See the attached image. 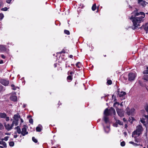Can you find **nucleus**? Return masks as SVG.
<instances>
[{"mask_svg":"<svg viewBox=\"0 0 148 148\" xmlns=\"http://www.w3.org/2000/svg\"><path fill=\"white\" fill-rule=\"evenodd\" d=\"M29 122L30 123L32 124L33 123V120L32 119H30L29 120Z\"/></svg>","mask_w":148,"mask_h":148,"instance_id":"nucleus-41","label":"nucleus"},{"mask_svg":"<svg viewBox=\"0 0 148 148\" xmlns=\"http://www.w3.org/2000/svg\"><path fill=\"white\" fill-rule=\"evenodd\" d=\"M21 123H23V120L22 119H21Z\"/></svg>","mask_w":148,"mask_h":148,"instance_id":"nucleus-58","label":"nucleus"},{"mask_svg":"<svg viewBox=\"0 0 148 148\" xmlns=\"http://www.w3.org/2000/svg\"><path fill=\"white\" fill-rule=\"evenodd\" d=\"M68 73H69L70 75H72L74 73L73 72L71 71V72H68Z\"/></svg>","mask_w":148,"mask_h":148,"instance_id":"nucleus-47","label":"nucleus"},{"mask_svg":"<svg viewBox=\"0 0 148 148\" xmlns=\"http://www.w3.org/2000/svg\"><path fill=\"white\" fill-rule=\"evenodd\" d=\"M0 82L2 84L5 86H7L9 84V81L5 79H1Z\"/></svg>","mask_w":148,"mask_h":148,"instance_id":"nucleus-10","label":"nucleus"},{"mask_svg":"<svg viewBox=\"0 0 148 148\" xmlns=\"http://www.w3.org/2000/svg\"><path fill=\"white\" fill-rule=\"evenodd\" d=\"M42 129V127L40 125H39L36 128V130L38 132H40Z\"/></svg>","mask_w":148,"mask_h":148,"instance_id":"nucleus-16","label":"nucleus"},{"mask_svg":"<svg viewBox=\"0 0 148 148\" xmlns=\"http://www.w3.org/2000/svg\"><path fill=\"white\" fill-rule=\"evenodd\" d=\"M145 29L146 31H148V26L146 28H145Z\"/></svg>","mask_w":148,"mask_h":148,"instance_id":"nucleus-53","label":"nucleus"},{"mask_svg":"<svg viewBox=\"0 0 148 148\" xmlns=\"http://www.w3.org/2000/svg\"><path fill=\"white\" fill-rule=\"evenodd\" d=\"M147 119H146V118H142L140 119V121L146 127L147 125L146 121H147Z\"/></svg>","mask_w":148,"mask_h":148,"instance_id":"nucleus-12","label":"nucleus"},{"mask_svg":"<svg viewBox=\"0 0 148 148\" xmlns=\"http://www.w3.org/2000/svg\"><path fill=\"white\" fill-rule=\"evenodd\" d=\"M14 143L13 141H11L9 142V145L11 147H13L14 145Z\"/></svg>","mask_w":148,"mask_h":148,"instance_id":"nucleus-28","label":"nucleus"},{"mask_svg":"<svg viewBox=\"0 0 148 148\" xmlns=\"http://www.w3.org/2000/svg\"><path fill=\"white\" fill-rule=\"evenodd\" d=\"M26 104H23V108H25L26 107Z\"/></svg>","mask_w":148,"mask_h":148,"instance_id":"nucleus-52","label":"nucleus"},{"mask_svg":"<svg viewBox=\"0 0 148 148\" xmlns=\"http://www.w3.org/2000/svg\"><path fill=\"white\" fill-rule=\"evenodd\" d=\"M143 128L140 124L136 126V130L133 132L132 133V136L136 138L137 136H139L143 131Z\"/></svg>","mask_w":148,"mask_h":148,"instance_id":"nucleus-2","label":"nucleus"},{"mask_svg":"<svg viewBox=\"0 0 148 148\" xmlns=\"http://www.w3.org/2000/svg\"><path fill=\"white\" fill-rule=\"evenodd\" d=\"M107 116H106V115H105L103 117L104 121L105 122V123H108L109 122L108 119L107 117Z\"/></svg>","mask_w":148,"mask_h":148,"instance_id":"nucleus-17","label":"nucleus"},{"mask_svg":"<svg viewBox=\"0 0 148 148\" xmlns=\"http://www.w3.org/2000/svg\"><path fill=\"white\" fill-rule=\"evenodd\" d=\"M118 115L122 117L124 116V112L123 109H117L116 110Z\"/></svg>","mask_w":148,"mask_h":148,"instance_id":"nucleus-7","label":"nucleus"},{"mask_svg":"<svg viewBox=\"0 0 148 148\" xmlns=\"http://www.w3.org/2000/svg\"><path fill=\"white\" fill-rule=\"evenodd\" d=\"M129 143L133 144L134 146H136L139 145L135 143L134 142L132 141L130 142Z\"/></svg>","mask_w":148,"mask_h":148,"instance_id":"nucleus-29","label":"nucleus"},{"mask_svg":"<svg viewBox=\"0 0 148 148\" xmlns=\"http://www.w3.org/2000/svg\"><path fill=\"white\" fill-rule=\"evenodd\" d=\"M10 99L14 101H17V97L15 95L12 96L10 97Z\"/></svg>","mask_w":148,"mask_h":148,"instance_id":"nucleus-15","label":"nucleus"},{"mask_svg":"<svg viewBox=\"0 0 148 148\" xmlns=\"http://www.w3.org/2000/svg\"><path fill=\"white\" fill-rule=\"evenodd\" d=\"M64 33L67 34V35H69L70 34V32H69L67 30H64Z\"/></svg>","mask_w":148,"mask_h":148,"instance_id":"nucleus-32","label":"nucleus"},{"mask_svg":"<svg viewBox=\"0 0 148 148\" xmlns=\"http://www.w3.org/2000/svg\"><path fill=\"white\" fill-rule=\"evenodd\" d=\"M126 93L125 92L123 91H121L120 92H119L118 95L120 97H123L125 95Z\"/></svg>","mask_w":148,"mask_h":148,"instance_id":"nucleus-13","label":"nucleus"},{"mask_svg":"<svg viewBox=\"0 0 148 148\" xmlns=\"http://www.w3.org/2000/svg\"><path fill=\"white\" fill-rule=\"evenodd\" d=\"M1 144H0V145H2L3 146L5 147H7V145L6 143L4 141H3L2 140H1Z\"/></svg>","mask_w":148,"mask_h":148,"instance_id":"nucleus-23","label":"nucleus"},{"mask_svg":"<svg viewBox=\"0 0 148 148\" xmlns=\"http://www.w3.org/2000/svg\"><path fill=\"white\" fill-rule=\"evenodd\" d=\"M145 117V118L146 119H147V120L148 119V116L147 115H145L144 116Z\"/></svg>","mask_w":148,"mask_h":148,"instance_id":"nucleus-50","label":"nucleus"},{"mask_svg":"<svg viewBox=\"0 0 148 148\" xmlns=\"http://www.w3.org/2000/svg\"><path fill=\"white\" fill-rule=\"evenodd\" d=\"M126 110L127 114L128 115H133L134 113L135 109L133 108L130 109L129 108L127 107L126 108Z\"/></svg>","mask_w":148,"mask_h":148,"instance_id":"nucleus-5","label":"nucleus"},{"mask_svg":"<svg viewBox=\"0 0 148 148\" xmlns=\"http://www.w3.org/2000/svg\"><path fill=\"white\" fill-rule=\"evenodd\" d=\"M1 57L3 59H5V56L3 54L1 55Z\"/></svg>","mask_w":148,"mask_h":148,"instance_id":"nucleus-46","label":"nucleus"},{"mask_svg":"<svg viewBox=\"0 0 148 148\" xmlns=\"http://www.w3.org/2000/svg\"><path fill=\"white\" fill-rule=\"evenodd\" d=\"M11 0H6V1L7 3H10Z\"/></svg>","mask_w":148,"mask_h":148,"instance_id":"nucleus-44","label":"nucleus"},{"mask_svg":"<svg viewBox=\"0 0 148 148\" xmlns=\"http://www.w3.org/2000/svg\"><path fill=\"white\" fill-rule=\"evenodd\" d=\"M67 79L69 80H72V76L71 75H69L68 76Z\"/></svg>","mask_w":148,"mask_h":148,"instance_id":"nucleus-37","label":"nucleus"},{"mask_svg":"<svg viewBox=\"0 0 148 148\" xmlns=\"http://www.w3.org/2000/svg\"><path fill=\"white\" fill-rule=\"evenodd\" d=\"M9 137L8 136H5L4 138L1 139V140L2 141L5 140V141H7L8 140Z\"/></svg>","mask_w":148,"mask_h":148,"instance_id":"nucleus-25","label":"nucleus"},{"mask_svg":"<svg viewBox=\"0 0 148 148\" xmlns=\"http://www.w3.org/2000/svg\"><path fill=\"white\" fill-rule=\"evenodd\" d=\"M8 10V8L7 7H5L4 8H3L1 9V10L3 11H6Z\"/></svg>","mask_w":148,"mask_h":148,"instance_id":"nucleus-39","label":"nucleus"},{"mask_svg":"<svg viewBox=\"0 0 148 148\" xmlns=\"http://www.w3.org/2000/svg\"><path fill=\"white\" fill-rule=\"evenodd\" d=\"M138 10L136 9L132 13V16L130 18L133 23V25L132 26L133 29H135L139 28L140 24L143 21V19L145 17V14L142 12H137Z\"/></svg>","mask_w":148,"mask_h":148,"instance_id":"nucleus-1","label":"nucleus"},{"mask_svg":"<svg viewBox=\"0 0 148 148\" xmlns=\"http://www.w3.org/2000/svg\"><path fill=\"white\" fill-rule=\"evenodd\" d=\"M123 119L124 121L125 122L126 121V119L125 118H123Z\"/></svg>","mask_w":148,"mask_h":148,"instance_id":"nucleus-59","label":"nucleus"},{"mask_svg":"<svg viewBox=\"0 0 148 148\" xmlns=\"http://www.w3.org/2000/svg\"><path fill=\"white\" fill-rule=\"evenodd\" d=\"M76 66L78 68H80L81 66V64L80 62H77L76 64Z\"/></svg>","mask_w":148,"mask_h":148,"instance_id":"nucleus-26","label":"nucleus"},{"mask_svg":"<svg viewBox=\"0 0 148 148\" xmlns=\"http://www.w3.org/2000/svg\"><path fill=\"white\" fill-rule=\"evenodd\" d=\"M4 128L3 125L0 123V130H2Z\"/></svg>","mask_w":148,"mask_h":148,"instance_id":"nucleus-38","label":"nucleus"},{"mask_svg":"<svg viewBox=\"0 0 148 148\" xmlns=\"http://www.w3.org/2000/svg\"><path fill=\"white\" fill-rule=\"evenodd\" d=\"M135 141L136 142H138V141H137V140L136 139L135 140Z\"/></svg>","mask_w":148,"mask_h":148,"instance_id":"nucleus-63","label":"nucleus"},{"mask_svg":"<svg viewBox=\"0 0 148 148\" xmlns=\"http://www.w3.org/2000/svg\"><path fill=\"white\" fill-rule=\"evenodd\" d=\"M32 140L35 143H36L38 142L37 140L34 137H32Z\"/></svg>","mask_w":148,"mask_h":148,"instance_id":"nucleus-31","label":"nucleus"},{"mask_svg":"<svg viewBox=\"0 0 148 148\" xmlns=\"http://www.w3.org/2000/svg\"><path fill=\"white\" fill-rule=\"evenodd\" d=\"M5 134L8 135H10V133H5Z\"/></svg>","mask_w":148,"mask_h":148,"instance_id":"nucleus-51","label":"nucleus"},{"mask_svg":"<svg viewBox=\"0 0 148 148\" xmlns=\"http://www.w3.org/2000/svg\"><path fill=\"white\" fill-rule=\"evenodd\" d=\"M120 106H123L122 102V103L120 104Z\"/></svg>","mask_w":148,"mask_h":148,"instance_id":"nucleus-61","label":"nucleus"},{"mask_svg":"<svg viewBox=\"0 0 148 148\" xmlns=\"http://www.w3.org/2000/svg\"><path fill=\"white\" fill-rule=\"evenodd\" d=\"M138 2L140 5H141L143 7L145 6L146 5L145 2L142 0H138Z\"/></svg>","mask_w":148,"mask_h":148,"instance_id":"nucleus-14","label":"nucleus"},{"mask_svg":"<svg viewBox=\"0 0 148 148\" xmlns=\"http://www.w3.org/2000/svg\"><path fill=\"white\" fill-rule=\"evenodd\" d=\"M113 126L114 127H116L118 126L117 124H116V123H114L113 124Z\"/></svg>","mask_w":148,"mask_h":148,"instance_id":"nucleus-48","label":"nucleus"},{"mask_svg":"<svg viewBox=\"0 0 148 148\" xmlns=\"http://www.w3.org/2000/svg\"><path fill=\"white\" fill-rule=\"evenodd\" d=\"M4 17L3 14L2 13H0V20H2Z\"/></svg>","mask_w":148,"mask_h":148,"instance_id":"nucleus-33","label":"nucleus"},{"mask_svg":"<svg viewBox=\"0 0 148 148\" xmlns=\"http://www.w3.org/2000/svg\"><path fill=\"white\" fill-rule=\"evenodd\" d=\"M145 110L147 112H148V106L147 105L145 106Z\"/></svg>","mask_w":148,"mask_h":148,"instance_id":"nucleus-43","label":"nucleus"},{"mask_svg":"<svg viewBox=\"0 0 148 148\" xmlns=\"http://www.w3.org/2000/svg\"><path fill=\"white\" fill-rule=\"evenodd\" d=\"M107 83L108 85H110L112 83V81L110 80H108L107 81Z\"/></svg>","mask_w":148,"mask_h":148,"instance_id":"nucleus-35","label":"nucleus"},{"mask_svg":"<svg viewBox=\"0 0 148 148\" xmlns=\"http://www.w3.org/2000/svg\"><path fill=\"white\" fill-rule=\"evenodd\" d=\"M6 121H8L9 120V117H6Z\"/></svg>","mask_w":148,"mask_h":148,"instance_id":"nucleus-45","label":"nucleus"},{"mask_svg":"<svg viewBox=\"0 0 148 148\" xmlns=\"http://www.w3.org/2000/svg\"><path fill=\"white\" fill-rule=\"evenodd\" d=\"M134 120V119L133 117H129L128 119V121L130 123H132L133 122V121Z\"/></svg>","mask_w":148,"mask_h":148,"instance_id":"nucleus-22","label":"nucleus"},{"mask_svg":"<svg viewBox=\"0 0 148 148\" xmlns=\"http://www.w3.org/2000/svg\"><path fill=\"white\" fill-rule=\"evenodd\" d=\"M96 8V4H94L92 7V9L93 11H95Z\"/></svg>","mask_w":148,"mask_h":148,"instance_id":"nucleus-27","label":"nucleus"},{"mask_svg":"<svg viewBox=\"0 0 148 148\" xmlns=\"http://www.w3.org/2000/svg\"><path fill=\"white\" fill-rule=\"evenodd\" d=\"M118 105L119 106L120 104L119 103L117 102H116L114 104V106L115 107L116 105Z\"/></svg>","mask_w":148,"mask_h":148,"instance_id":"nucleus-40","label":"nucleus"},{"mask_svg":"<svg viewBox=\"0 0 148 148\" xmlns=\"http://www.w3.org/2000/svg\"><path fill=\"white\" fill-rule=\"evenodd\" d=\"M63 51H61L60 52H59V53H60V54H61V53H63Z\"/></svg>","mask_w":148,"mask_h":148,"instance_id":"nucleus-60","label":"nucleus"},{"mask_svg":"<svg viewBox=\"0 0 148 148\" xmlns=\"http://www.w3.org/2000/svg\"><path fill=\"white\" fill-rule=\"evenodd\" d=\"M4 126L6 130H7L8 131H9L12 129L13 126L12 125V124L10 125L9 124H6L5 123L4 124Z\"/></svg>","mask_w":148,"mask_h":148,"instance_id":"nucleus-9","label":"nucleus"},{"mask_svg":"<svg viewBox=\"0 0 148 148\" xmlns=\"http://www.w3.org/2000/svg\"><path fill=\"white\" fill-rule=\"evenodd\" d=\"M104 129L105 132L107 133H108L110 131V129L108 126H107L106 127H104Z\"/></svg>","mask_w":148,"mask_h":148,"instance_id":"nucleus-21","label":"nucleus"},{"mask_svg":"<svg viewBox=\"0 0 148 148\" xmlns=\"http://www.w3.org/2000/svg\"><path fill=\"white\" fill-rule=\"evenodd\" d=\"M66 68L67 67V62H66Z\"/></svg>","mask_w":148,"mask_h":148,"instance_id":"nucleus-57","label":"nucleus"},{"mask_svg":"<svg viewBox=\"0 0 148 148\" xmlns=\"http://www.w3.org/2000/svg\"><path fill=\"white\" fill-rule=\"evenodd\" d=\"M6 116V114L4 113H0V118H4Z\"/></svg>","mask_w":148,"mask_h":148,"instance_id":"nucleus-18","label":"nucleus"},{"mask_svg":"<svg viewBox=\"0 0 148 148\" xmlns=\"http://www.w3.org/2000/svg\"><path fill=\"white\" fill-rule=\"evenodd\" d=\"M136 77V74L132 73H130L128 74V80L130 81L134 80Z\"/></svg>","mask_w":148,"mask_h":148,"instance_id":"nucleus-6","label":"nucleus"},{"mask_svg":"<svg viewBox=\"0 0 148 148\" xmlns=\"http://www.w3.org/2000/svg\"><path fill=\"white\" fill-rule=\"evenodd\" d=\"M69 57L70 58H73V55H70L69 56Z\"/></svg>","mask_w":148,"mask_h":148,"instance_id":"nucleus-56","label":"nucleus"},{"mask_svg":"<svg viewBox=\"0 0 148 148\" xmlns=\"http://www.w3.org/2000/svg\"><path fill=\"white\" fill-rule=\"evenodd\" d=\"M124 134V136H126L127 135V133L126 132H124L123 133Z\"/></svg>","mask_w":148,"mask_h":148,"instance_id":"nucleus-49","label":"nucleus"},{"mask_svg":"<svg viewBox=\"0 0 148 148\" xmlns=\"http://www.w3.org/2000/svg\"><path fill=\"white\" fill-rule=\"evenodd\" d=\"M15 129L17 130V133L20 134L21 133V130L19 126L15 127Z\"/></svg>","mask_w":148,"mask_h":148,"instance_id":"nucleus-20","label":"nucleus"},{"mask_svg":"<svg viewBox=\"0 0 148 148\" xmlns=\"http://www.w3.org/2000/svg\"><path fill=\"white\" fill-rule=\"evenodd\" d=\"M143 73L144 74H148V70H146L144 71Z\"/></svg>","mask_w":148,"mask_h":148,"instance_id":"nucleus-42","label":"nucleus"},{"mask_svg":"<svg viewBox=\"0 0 148 148\" xmlns=\"http://www.w3.org/2000/svg\"><path fill=\"white\" fill-rule=\"evenodd\" d=\"M143 79L144 80L148 81V75H145L143 76Z\"/></svg>","mask_w":148,"mask_h":148,"instance_id":"nucleus-24","label":"nucleus"},{"mask_svg":"<svg viewBox=\"0 0 148 148\" xmlns=\"http://www.w3.org/2000/svg\"><path fill=\"white\" fill-rule=\"evenodd\" d=\"M20 116L19 114H15L14 115V120L13 121L12 124V125H15V126H16L18 125V121L19 120V119L20 118Z\"/></svg>","mask_w":148,"mask_h":148,"instance_id":"nucleus-4","label":"nucleus"},{"mask_svg":"<svg viewBox=\"0 0 148 148\" xmlns=\"http://www.w3.org/2000/svg\"><path fill=\"white\" fill-rule=\"evenodd\" d=\"M125 145V143L124 141H123L121 143V145L122 146H124Z\"/></svg>","mask_w":148,"mask_h":148,"instance_id":"nucleus-36","label":"nucleus"},{"mask_svg":"<svg viewBox=\"0 0 148 148\" xmlns=\"http://www.w3.org/2000/svg\"><path fill=\"white\" fill-rule=\"evenodd\" d=\"M18 137V136L17 135H15L14 136V138H16Z\"/></svg>","mask_w":148,"mask_h":148,"instance_id":"nucleus-55","label":"nucleus"},{"mask_svg":"<svg viewBox=\"0 0 148 148\" xmlns=\"http://www.w3.org/2000/svg\"><path fill=\"white\" fill-rule=\"evenodd\" d=\"M3 63V61L2 60H1L0 61V64H2Z\"/></svg>","mask_w":148,"mask_h":148,"instance_id":"nucleus-54","label":"nucleus"},{"mask_svg":"<svg viewBox=\"0 0 148 148\" xmlns=\"http://www.w3.org/2000/svg\"><path fill=\"white\" fill-rule=\"evenodd\" d=\"M5 89L3 88V86L0 85V91H3L5 90Z\"/></svg>","mask_w":148,"mask_h":148,"instance_id":"nucleus-34","label":"nucleus"},{"mask_svg":"<svg viewBox=\"0 0 148 148\" xmlns=\"http://www.w3.org/2000/svg\"><path fill=\"white\" fill-rule=\"evenodd\" d=\"M0 147L1 148H3V147L2 146H0Z\"/></svg>","mask_w":148,"mask_h":148,"instance_id":"nucleus-62","label":"nucleus"},{"mask_svg":"<svg viewBox=\"0 0 148 148\" xmlns=\"http://www.w3.org/2000/svg\"><path fill=\"white\" fill-rule=\"evenodd\" d=\"M11 87H12V90H15L16 89V88H18V87H15L14 85V84H12L11 85Z\"/></svg>","mask_w":148,"mask_h":148,"instance_id":"nucleus-30","label":"nucleus"},{"mask_svg":"<svg viewBox=\"0 0 148 148\" xmlns=\"http://www.w3.org/2000/svg\"><path fill=\"white\" fill-rule=\"evenodd\" d=\"M147 70H148V66L147 67Z\"/></svg>","mask_w":148,"mask_h":148,"instance_id":"nucleus-64","label":"nucleus"},{"mask_svg":"<svg viewBox=\"0 0 148 148\" xmlns=\"http://www.w3.org/2000/svg\"><path fill=\"white\" fill-rule=\"evenodd\" d=\"M115 110L112 107L109 110L108 108H106L104 111V115L106 116H108L112 114L115 115Z\"/></svg>","mask_w":148,"mask_h":148,"instance_id":"nucleus-3","label":"nucleus"},{"mask_svg":"<svg viewBox=\"0 0 148 148\" xmlns=\"http://www.w3.org/2000/svg\"><path fill=\"white\" fill-rule=\"evenodd\" d=\"M114 119L116 121V122L117 123L120 125H123V123L121 121L119 120H117L115 118H114Z\"/></svg>","mask_w":148,"mask_h":148,"instance_id":"nucleus-19","label":"nucleus"},{"mask_svg":"<svg viewBox=\"0 0 148 148\" xmlns=\"http://www.w3.org/2000/svg\"><path fill=\"white\" fill-rule=\"evenodd\" d=\"M21 134L23 136H24L28 134V132H27V130L25 127H23L22 129V132Z\"/></svg>","mask_w":148,"mask_h":148,"instance_id":"nucleus-11","label":"nucleus"},{"mask_svg":"<svg viewBox=\"0 0 148 148\" xmlns=\"http://www.w3.org/2000/svg\"><path fill=\"white\" fill-rule=\"evenodd\" d=\"M9 51V49H7L5 45H0V51H5L7 53Z\"/></svg>","mask_w":148,"mask_h":148,"instance_id":"nucleus-8","label":"nucleus"}]
</instances>
